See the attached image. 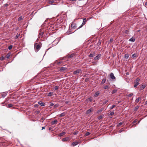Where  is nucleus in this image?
<instances>
[{
  "instance_id": "1",
  "label": "nucleus",
  "mask_w": 147,
  "mask_h": 147,
  "mask_svg": "<svg viewBox=\"0 0 147 147\" xmlns=\"http://www.w3.org/2000/svg\"><path fill=\"white\" fill-rule=\"evenodd\" d=\"M34 48L36 52H38L40 49V46L39 44H35L34 45Z\"/></svg>"
},
{
  "instance_id": "2",
  "label": "nucleus",
  "mask_w": 147,
  "mask_h": 147,
  "mask_svg": "<svg viewBox=\"0 0 147 147\" xmlns=\"http://www.w3.org/2000/svg\"><path fill=\"white\" fill-rule=\"evenodd\" d=\"M83 23L82 25L79 27L78 28H81L86 23L87 20H86V18H84L83 19Z\"/></svg>"
},
{
  "instance_id": "3",
  "label": "nucleus",
  "mask_w": 147,
  "mask_h": 147,
  "mask_svg": "<svg viewBox=\"0 0 147 147\" xmlns=\"http://www.w3.org/2000/svg\"><path fill=\"white\" fill-rule=\"evenodd\" d=\"M71 27L72 29H74L76 28V24L75 23H72L71 25Z\"/></svg>"
},
{
  "instance_id": "4",
  "label": "nucleus",
  "mask_w": 147,
  "mask_h": 147,
  "mask_svg": "<svg viewBox=\"0 0 147 147\" xmlns=\"http://www.w3.org/2000/svg\"><path fill=\"white\" fill-rule=\"evenodd\" d=\"M129 33V32L127 30H125L123 31L122 32V35L124 36H126L127 34Z\"/></svg>"
},
{
  "instance_id": "5",
  "label": "nucleus",
  "mask_w": 147,
  "mask_h": 147,
  "mask_svg": "<svg viewBox=\"0 0 147 147\" xmlns=\"http://www.w3.org/2000/svg\"><path fill=\"white\" fill-rule=\"evenodd\" d=\"M96 55V54L95 52H92L90 54L89 56V57H92L95 56Z\"/></svg>"
},
{
  "instance_id": "6",
  "label": "nucleus",
  "mask_w": 147,
  "mask_h": 147,
  "mask_svg": "<svg viewBox=\"0 0 147 147\" xmlns=\"http://www.w3.org/2000/svg\"><path fill=\"white\" fill-rule=\"evenodd\" d=\"M81 72V70L80 69H78L76 71H75L74 72V74H76L78 73H79Z\"/></svg>"
},
{
  "instance_id": "7",
  "label": "nucleus",
  "mask_w": 147,
  "mask_h": 147,
  "mask_svg": "<svg viewBox=\"0 0 147 147\" xmlns=\"http://www.w3.org/2000/svg\"><path fill=\"white\" fill-rule=\"evenodd\" d=\"M100 57H101V55H99L96 56L95 57H94V59L95 61H96V60H98V59H100Z\"/></svg>"
},
{
  "instance_id": "8",
  "label": "nucleus",
  "mask_w": 147,
  "mask_h": 147,
  "mask_svg": "<svg viewBox=\"0 0 147 147\" xmlns=\"http://www.w3.org/2000/svg\"><path fill=\"white\" fill-rule=\"evenodd\" d=\"M142 98L141 97H139L137 98L135 100V104H136V103L138 102L140 100H141Z\"/></svg>"
},
{
  "instance_id": "9",
  "label": "nucleus",
  "mask_w": 147,
  "mask_h": 147,
  "mask_svg": "<svg viewBox=\"0 0 147 147\" xmlns=\"http://www.w3.org/2000/svg\"><path fill=\"white\" fill-rule=\"evenodd\" d=\"M70 139L69 137H66L62 139V141L63 142H66L67 141L70 140Z\"/></svg>"
},
{
  "instance_id": "10",
  "label": "nucleus",
  "mask_w": 147,
  "mask_h": 147,
  "mask_svg": "<svg viewBox=\"0 0 147 147\" xmlns=\"http://www.w3.org/2000/svg\"><path fill=\"white\" fill-rule=\"evenodd\" d=\"M44 34V32H40V33L38 35V37L39 38H42V35Z\"/></svg>"
},
{
  "instance_id": "11",
  "label": "nucleus",
  "mask_w": 147,
  "mask_h": 147,
  "mask_svg": "<svg viewBox=\"0 0 147 147\" xmlns=\"http://www.w3.org/2000/svg\"><path fill=\"white\" fill-rule=\"evenodd\" d=\"M110 77L111 78L112 80H114L115 78L114 76V74L113 73H111L110 74Z\"/></svg>"
},
{
  "instance_id": "12",
  "label": "nucleus",
  "mask_w": 147,
  "mask_h": 147,
  "mask_svg": "<svg viewBox=\"0 0 147 147\" xmlns=\"http://www.w3.org/2000/svg\"><path fill=\"white\" fill-rule=\"evenodd\" d=\"M75 54H74V53H72L70 55L67 56V57L68 58H72L74 57L75 56Z\"/></svg>"
},
{
  "instance_id": "13",
  "label": "nucleus",
  "mask_w": 147,
  "mask_h": 147,
  "mask_svg": "<svg viewBox=\"0 0 147 147\" xmlns=\"http://www.w3.org/2000/svg\"><path fill=\"white\" fill-rule=\"evenodd\" d=\"M57 119L55 120L54 121L51 122V124L52 125L56 124L57 123Z\"/></svg>"
},
{
  "instance_id": "14",
  "label": "nucleus",
  "mask_w": 147,
  "mask_h": 147,
  "mask_svg": "<svg viewBox=\"0 0 147 147\" xmlns=\"http://www.w3.org/2000/svg\"><path fill=\"white\" fill-rule=\"evenodd\" d=\"M110 86L109 85H107L104 86L103 87V88L105 89H107L110 88Z\"/></svg>"
},
{
  "instance_id": "15",
  "label": "nucleus",
  "mask_w": 147,
  "mask_h": 147,
  "mask_svg": "<svg viewBox=\"0 0 147 147\" xmlns=\"http://www.w3.org/2000/svg\"><path fill=\"white\" fill-rule=\"evenodd\" d=\"M38 103L39 105L41 106H44L45 105V103H44L42 102L41 101L38 102Z\"/></svg>"
},
{
  "instance_id": "16",
  "label": "nucleus",
  "mask_w": 147,
  "mask_h": 147,
  "mask_svg": "<svg viewBox=\"0 0 147 147\" xmlns=\"http://www.w3.org/2000/svg\"><path fill=\"white\" fill-rule=\"evenodd\" d=\"M78 143V142H73L72 144L71 145H73V146H75L77 145Z\"/></svg>"
},
{
  "instance_id": "17",
  "label": "nucleus",
  "mask_w": 147,
  "mask_h": 147,
  "mask_svg": "<svg viewBox=\"0 0 147 147\" xmlns=\"http://www.w3.org/2000/svg\"><path fill=\"white\" fill-rule=\"evenodd\" d=\"M100 94V92L99 91H98L95 93L94 94V96L95 97H97Z\"/></svg>"
},
{
  "instance_id": "18",
  "label": "nucleus",
  "mask_w": 147,
  "mask_h": 147,
  "mask_svg": "<svg viewBox=\"0 0 147 147\" xmlns=\"http://www.w3.org/2000/svg\"><path fill=\"white\" fill-rule=\"evenodd\" d=\"M67 69V68L65 67H61L60 69V70L61 71H65Z\"/></svg>"
},
{
  "instance_id": "19",
  "label": "nucleus",
  "mask_w": 147,
  "mask_h": 147,
  "mask_svg": "<svg viewBox=\"0 0 147 147\" xmlns=\"http://www.w3.org/2000/svg\"><path fill=\"white\" fill-rule=\"evenodd\" d=\"M146 86L145 85H142L140 87V90H142Z\"/></svg>"
},
{
  "instance_id": "20",
  "label": "nucleus",
  "mask_w": 147,
  "mask_h": 147,
  "mask_svg": "<svg viewBox=\"0 0 147 147\" xmlns=\"http://www.w3.org/2000/svg\"><path fill=\"white\" fill-rule=\"evenodd\" d=\"M92 111V109L90 108V109H88L86 111V113L88 114L90 113L91 111Z\"/></svg>"
},
{
  "instance_id": "21",
  "label": "nucleus",
  "mask_w": 147,
  "mask_h": 147,
  "mask_svg": "<svg viewBox=\"0 0 147 147\" xmlns=\"http://www.w3.org/2000/svg\"><path fill=\"white\" fill-rule=\"evenodd\" d=\"M65 134V132H63L62 133H60L59 134V136H61L64 135Z\"/></svg>"
},
{
  "instance_id": "22",
  "label": "nucleus",
  "mask_w": 147,
  "mask_h": 147,
  "mask_svg": "<svg viewBox=\"0 0 147 147\" xmlns=\"http://www.w3.org/2000/svg\"><path fill=\"white\" fill-rule=\"evenodd\" d=\"M65 113L64 112L63 113L60 114L59 116V117H62L65 116Z\"/></svg>"
},
{
  "instance_id": "23",
  "label": "nucleus",
  "mask_w": 147,
  "mask_h": 147,
  "mask_svg": "<svg viewBox=\"0 0 147 147\" xmlns=\"http://www.w3.org/2000/svg\"><path fill=\"white\" fill-rule=\"evenodd\" d=\"M133 95V94L132 93H130L126 95L128 97H130L132 96Z\"/></svg>"
},
{
  "instance_id": "24",
  "label": "nucleus",
  "mask_w": 147,
  "mask_h": 147,
  "mask_svg": "<svg viewBox=\"0 0 147 147\" xmlns=\"http://www.w3.org/2000/svg\"><path fill=\"white\" fill-rule=\"evenodd\" d=\"M129 41L132 42H134L135 41V39L134 38H131L129 40Z\"/></svg>"
},
{
  "instance_id": "25",
  "label": "nucleus",
  "mask_w": 147,
  "mask_h": 147,
  "mask_svg": "<svg viewBox=\"0 0 147 147\" xmlns=\"http://www.w3.org/2000/svg\"><path fill=\"white\" fill-rule=\"evenodd\" d=\"M53 94V92H50L48 94L47 96H51Z\"/></svg>"
},
{
  "instance_id": "26",
  "label": "nucleus",
  "mask_w": 147,
  "mask_h": 147,
  "mask_svg": "<svg viewBox=\"0 0 147 147\" xmlns=\"http://www.w3.org/2000/svg\"><path fill=\"white\" fill-rule=\"evenodd\" d=\"M13 106V105L12 104H10L7 105V107L8 108H10V107H12Z\"/></svg>"
},
{
  "instance_id": "27",
  "label": "nucleus",
  "mask_w": 147,
  "mask_h": 147,
  "mask_svg": "<svg viewBox=\"0 0 147 147\" xmlns=\"http://www.w3.org/2000/svg\"><path fill=\"white\" fill-rule=\"evenodd\" d=\"M106 81V79H103V80H102L101 82V84H104L105 82Z\"/></svg>"
},
{
  "instance_id": "28",
  "label": "nucleus",
  "mask_w": 147,
  "mask_h": 147,
  "mask_svg": "<svg viewBox=\"0 0 147 147\" xmlns=\"http://www.w3.org/2000/svg\"><path fill=\"white\" fill-rule=\"evenodd\" d=\"M55 2V1H54L52 0V1H49V3L52 4L54 3Z\"/></svg>"
},
{
  "instance_id": "29",
  "label": "nucleus",
  "mask_w": 147,
  "mask_h": 147,
  "mask_svg": "<svg viewBox=\"0 0 147 147\" xmlns=\"http://www.w3.org/2000/svg\"><path fill=\"white\" fill-rule=\"evenodd\" d=\"M103 109H104V108H102L101 109H100L98 111H97V112L98 113H100V112H101L103 110Z\"/></svg>"
},
{
  "instance_id": "30",
  "label": "nucleus",
  "mask_w": 147,
  "mask_h": 147,
  "mask_svg": "<svg viewBox=\"0 0 147 147\" xmlns=\"http://www.w3.org/2000/svg\"><path fill=\"white\" fill-rule=\"evenodd\" d=\"M10 55L9 53H8L5 56V58L7 59H8L9 58Z\"/></svg>"
},
{
  "instance_id": "31",
  "label": "nucleus",
  "mask_w": 147,
  "mask_h": 147,
  "mask_svg": "<svg viewBox=\"0 0 147 147\" xmlns=\"http://www.w3.org/2000/svg\"><path fill=\"white\" fill-rule=\"evenodd\" d=\"M129 57V55L128 54H126L125 55V58H126V59H127Z\"/></svg>"
},
{
  "instance_id": "32",
  "label": "nucleus",
  "mask_w": 147,
  "mask_h": 147,
  "mask_svg": "<svg viewBox=\"0 0 147 147\" xmlns=\"http://www.w3.org/2000/svg\"><path fill=\"white\" fill-rule=\"evenodd\" d=\"M139 84V82H136L134 86V88L136 87L137 86H138Z\"/></svg>"
},
{
  "instance_id": "33",
  "label": "nucleus",
  "mask_w": 147,
  "mask_h": 147,
  "mask_svg": "<svg viewBox=\"0 0 147 147\" xmlns=\"http://www.w3.org/2000/svg\"><path fill=\"white\" fill-rule=\"evenodd\" d=\"M102 117H103L102 115H100L98 117V120H99L101 119Z\"/></svg>"
},
{
  "instance_id": "34",
  "label": "nucleus",
  "mask_w": 147,
  "mask_h": 147,
  "mask_svg": "<svg viewBox=\"0 0 147 147\" xmlns=\"http://www.w3.org/2000/svg\"><path fill=\"white\" fill-rule=\"evenodd\" d=\"M0 59L1 61H3L5 59V58L4 57H1L0 58Z\"/></svg>"
},
{
  "instance_id": "35",
  "label": "nucleus",
  "mask_w": 147,
  "mask_h": 147,
  "mask_svg": "<svg viewBox=\"0 0 147 147\" xmlns=\"http://www.w3.org/2000/svg\"><path fill=\"white\" fill-rule=\"evenodd\" d=\"M13 47L12 45H10L8 47V49L9 50H11L12 49Z\"/></svg>"
},
{
  "instance_id": "36",
  "label": "nucleus",
  "mask_w": 147,
  "mask_h": 147,
  "mask_svg": "<svg viewBox=\"0 0 147 147\" xmlns=\"http://www.w3.org/2000/svg\"><path fill=\"white\" fill-rule=\"evenodd\" d=\"M59 86H55L54 89L55 90H57L59 88Z\"/></svg>"
},
{
  "instance_id": "37",
  "label": "nucleus",
  "mask_w": 147,
  "mask_h": 147,
  "mask_svg": "<svg viewBox=\"0 0 147 147\" xmlns=\"http://www.w3.org/2000/svg\"><path fill=\"white\" fill-rule=\"evenodd\" d=\"M115 107H116V105H113L112 106H111V107H110V109H113Z\"/></svg>"
},
{
  "instance_id": "38",
  "label": "nucleus",
  "mask_w": 147,
  "mask_h": 147,
  "mask_svg": "<svg viewBox=\"0 0 147 147\" xmlns=\"http://www.w3.org/2000/svg\"><path fill=\"white\" fill-rule=\"evenodd\" d=\"M117 91V90H113L112 92V94H114Z\"/></svg>"
},
{
  "instance_id": "39",
  "label": "nucleus",
  "mask_w": 147,
  "mask_h": 147,
  "mask_svg": "<svg viewBox=\"0 0 147 147\" xmlns=\"http://www.w3.org/2000/svg\"><path fill=\"white\" fill-rule=\"evenodd\" d=\"M20 34H17L16 37H15V38L16 39H17V38H18L20 36Z\"/></svg>"
},
{
  "instance_id": "40",
  "label": "nucleus",
  "mask_w": 147,
  "mask_h": 147,
  "mask_svg": "<svg viewBox=\"0 0 147 147\" xmlns=\"http://www.w3.org/2000/svg\"><path fill=\"white\" fill-rule=\"evenodd\" d=\"M63 63L62 61H60L59 62H58L57 63V65H60L61 64V63Z\"/></svg>"
},
{
  "instance_id": "41",
  "label": "nucleus",
  "mask_w": 147,
  "mask_h": 147,
  "mask_svg": "<svg viewBox=\"0 0 147 147\" xmlns=\"http://www.w3.org/2000/svg\"><path fill=\"white\" fill-rule=\"evenodd\" d=\"M22 19V16L18 18V21H20Z\"/></svg>"
},
{
  "instance_id": "42",
  "label": "nucleus",
  "mask_w": 147,
  "mask_h": 147,
  "mask_svg": "<svg viewBox=\"0 0 147 147\" xmlns=\"http://www.w3.org/2000/svg\"><path fill=\"white\" fill-rule=\"evenodd\" d=\"M101 44V41L100 40L97 43V45L99 46Z\"/></svg>"
},
{
  "instance_id": "43",
  "label": "nucleus",
  "mask_w": 147,
  "mask_h": 147,
  "mask_svg": "<svg viewBox=\"0 0 147 147\" xmlns=\"http://www.w3.org/2000/svg\"><path fill=\"white\" fill-rule=\"evenodd\" d=\"M108 101V100H106L105 101L103 102V105L105 104Z\"/></svg>"
},
{
  "instance_id": "44",
  "label": "nucleus",
  "mask_w": 147,
  "mask_h": 147,
  "mask_svg": "<svg viewBox=\"0 0 147 147\" xmlns=\"http://www.w3.org/2000/svg\"><path fill=\"white\" fill-rule=\"evenodd\" d=\"M114 113L113 111H112V112H111L110 113V115L112 116V115H114Z\"/></svg>"
},
{
  "instance_id": "45",
  "label": "nucleus",
  "mask_w": 147,
  "mask_h": 147,
  "mask_svg": "<svg viewBox=\"0 0 147 147\" xmlns=\"http://www.w3.org/2000/svg\"><path fill=\"white\" fill-rule=\"evenodd\" d=\"M140 80V79L139 78H137L136 79V82H138Z\"/></svg>"
},
{
  "instance_id": "46",
  "label": "nucleus",
  "mask_w": 147,
  "mask_h": 147,
  "mask_svg": "<svg viewBox=\"0 0 147 147\" xmlns=\"http://www.w3.org/2000/svg\"><path fill=\"white\" fill-rule=\"evenodd\" d=\"M59 106V104H55V105H54V107H55V108L57 107H58V106Z\"/></svg>"
},
{
  "instance_id": "47",
  "label": "nucleus",
  "mask_w": 147,
  "mask_h": 147,
  "mask_svg": "<svg viewBox=\"0 0 147 147\" xmlns=\"http://www.w3.org/2000/svg\"><path fill=\"white\" fill-rule=\"evenodd\" d=\"M88 100L90 102H92V98L91 97H90V98H88Z\"/></svg>"
},
{
  "instance_id": "48",
  "label": "nucleus",
  "mask_w": 147,
  "mask_h": 147,
  "mask_svg": "<svg viewBox=\"0 0 147 147\" xmlns=\"http://www.w3.org/2000/svg\"><path fill=\"white\" fill-rule=\"evenodd\" d=\"M90 134V133L89 132H86V134H85V135L86 136H88V135H89Z\"/></svg>"
},
{
  "instance_id": "49",
  "label": "nucleus",
  "mask_w": 147,
  "mask_h": 147,
  "mask_svg": "<svg viewBox=\"0 0 147 147\" xmlns=\"http://www.w3.org/2000/svg\"><path fill=\"white\" fill-rule=\"evenodd\" d=\"M123 124V123L122 122L119 123V124L118 125V126H119L121 125H122Z\"/></svg>"
},
{
  "instance_id": "50",
  "label": "nucleus",
  "mask_w": 147,
  "mask_h": 147,
  "mask_svg": "<svg viewBox=\"0 0 147 147\" xmlns=\"http://www.w3.org/2000/svg\"><path fill=\"white\" fill-rule=\"evenodd\" d=\"M139 106H137L135 108V110L136 111L139 108Z\"/></svg>"
},
{
  "instance_id": "51",
  "label": "nucleus",
  "mask_w": 147,
  "mask_h": 147,
  "mask_svg": "<svg viewBox=\"0 0 147 147\" xmlns=\"http://www.w3.org/2000/svg\"><path fill=\"white\" fill-rule=\"evenodd\" d=\"M132 57H136V54H135V53L134 54H133L132 55Z\"/></svg>"
},
{
  "instance_id": "52",
  "label": "nucleus",
  "mask_w": 147,
  "mask_h": 147,
  "mask_svg": "<svg viewBox=\"0 0 147 147\" xmlns=\"http://www.w3.org/2000/svg\"><path fill=\"white\" fill-rule=\"evenodd\" d=\"M53 105H54V104L53 103H51L50 104L49 106V107L53 106Z\"/></svg>"
},
{
  "instance_id": "53",
  "label": "nucleus",
  "mask_w": 147,
  "mask_h": 147,
  "mask_svg": "<svg viewBox=\"0 0 147 147\" xmlns=\"http://www.w3.org/2000/svg\"><path fill=\"white\" fill-rule=\"evenodd\" d=\"M137 121L136 119L133 122V123H136V122H137Z\"/></svg>"
},
{
  "instance_id": "54",
  "label": "nucleus",
  "mask_w": 147,
  "mask_h": 147,
  "mask_svg": "<svg viewBox=\"0 0 147 147\" xmlns=\"http://www.w3.org/2000/svg\"><path fill=\"white\" fill-rule=\"evenodd\" d=\"M78 132H74L73 133V134L74 135H76L77 134H78Z\"/></svg>"
},
{
  "instance_id": "55",
  "label": "nucleus",
  "mask_w": 147,
  "mask_h": 147,
  "mask_svg": "<svg viewBox=\"0 0 147 147\" xmlns=\"http://www.w3.org/2000/svg\"><path fill=\"white\" fill-rule=\"evenodd\" d=\"M113 41V39L111 38L110 39V40L109 42H111Z\"/></svg>"
},
{
  "instance_id": "56",
  "label": "nucleus",
  "mask_w": 147,
  "mask_h": 147,
  "mask_svg": "<svg viewBox=\"0 0 147 147\" xmlns=\"http://www.w3.org/2000/svg\"><path fill=\"white\" fill-rule=\"evenodd\" d=\"M69 1H76V0H69Z\"/></svg>"
},
{
  "instance_id": "57",
  "label": "nucleus",
  "mask_w": 147,
  "mask_h": 147,
  "mask_svg": "<svg viewBox=\"0 0 147 147\" xmlns=\"http://www.w3.org/2000/svg\"><path fill=\"white\" fill-rule=\"evenodd\" d=\"M45 129V127H42V130L43 129Z\"/></svg>"
},
{
  "instance_id": "58",
  "label": "nucleus",
  "mask_w": 147,
  "mask_h": 147,
  "mask_svg": "<svg viewBox=\"0 0 147 147\" xmlns=\"http://www.w3.org/2000/svg\"><path fill=\"white\" fill-rule=\"evenodd\" d=\"M41 119L42 120H45V118L43 117H42L41 118Z\"/></svg>"
},
{
  "instance_id": "59",
  "label": "nucleus",
  "mask_w": 147,
  "mask_h": 147,
  "mask_svg": "<svg viewBox=\"0 0 147 147\" xmlns=\"http://www.w3.org/2000/svg\"><path fill=\"white\" fill-rule=\"evenodd\" d=\"M121 102V101H119L118 102L119 103H120Z\"/></svg>"
},
{
  "instance_id": "60",
  "label": "nucleus",
  "mask_w": 147,
  "mask_h": 147,
  "mask_svg": "<svg viewBox=\"0 0 147 147\" xmlns=\"http://www.w3.org/2000/svg\"><path fill=\"white\" fill-rule=\"evenodd\" d=\"M145 5H147V2L145 3Z\"/></svg>"
},
{
  "instance_id": "61",
  "label": "nucleus",
  "mask_w": 147,
  "mask_h": 147,
  "mask_svg": "<svg viewBox=\"0 0 147 147\" xmlns=\"http://www.w3.org/2000/svg\"><path fill=\"white\" fill-rule=\"evenodd\" d=\"M51 127H49V130H50L51 129Z\"/></svg>"
},
{
  "instance_id": "62",
  "label": "nucleus",
  "mask_w": 147,
  "mask_h": 147,
  "mask_svg": "<svg viewBox=\"0 0 147 147\" xmlns=\"http://www.w3.org/2000/svg\"><path fill=\"white\" fill-rule=\"evenodd\" d=\"M145 104H147V101H146V102H145Z\"/></svg>"
},
{
  "instance_id": "63",
  "label": "nucleus",
  "mask_w": 147,
  "mask_h": 147,
  "mask_svg": "<svg viewBox=\"0 0 147 147\" xmlns=\"http://www.w3.org/2000/svg\"><path fill=\"white\" fill-rule=\"evenodd\" d=\"M39 113V111H37V113Z\"/></svg>"
},
{
  "instance_id": "64",
  "label": "nucleus",
  "mask_w": 147,
  "mask_h": 147,
  "mask_svg": "<svg viewBox=\"0 0 147 147\" xmlns=\"http://www.w3.org/2000/svg\"><path fill=\"white\" fill-rule=\"evenodd\" d=\"M7 5H7V4H6L5 5H6V6H7Z\"/></svg>"
}]
</instances>
